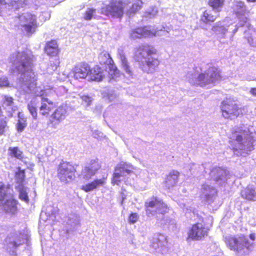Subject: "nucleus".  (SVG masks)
I'll list each match as a JSON object with an SVG mask.
<instances>
[{
    "label": "nucleus",
    "instance_id": "1",
    "mask_svg": "<svg viewBox=\"0 0 256 256\" xmlns=\"http://www.w3.org/2000/svg\"><path fill=\"white\" fill-rule=\"evenodd\" d=\"M14 73L20 74L16 87L25 94L33 92L36 88V79L32 72V58L30 54L25 52H16L10 57Z\"/></svg>",
    "mask_w": 256,
    "mask_h": 256
},
{
    "label": "nucleus",
    "instance_id": "2",
    "mask_svg": "<svg viewBox=\"0 0 256 256\" xmlns=\"http://www.w3.org/2000/svg\"><path fill=\"white\" fill-rule=\"evenodd\" d=\"M254 130L252 126L242 125L234 130V137L236 144L232 146L237 156H246L254 150Z\"/></svg>",
    "mask_w": 256,
    "mask_h": 256
},
{
    "label": "nucleus",
    "instance_id": "3",
    "mask_svg": "<svg viewBox=\"0 0 256 256\" xmlns=\"http://www.w3.org/2000/svg\"><path fill=\"white\" fill-rule=\"evenodd\" d=\"M156 50L152 46L144 44L138 46L134 52V58L138 62L140 68L145 72L152 74L160 64L158 60L153 55Z\"/></svg>",
    "mask_w": 256,
    "mask_h": 256
},
{
    "label": "nucleus",
    "instance_id": "4",
    "mask_svg": "<svg viewBox=\"0 0 256 256\" xmlns=\"http://www.w3.org/2000/svg\"><path fill=\"white\" fill-rule=\"evenodd\" d=\"M220 71L216 67L210 68L206 74L188 73L186 78L189 82L193 85H198L202 87H210L220 79Z\"/></svg>",
    "mask_w": 256,
    "mask_h": 256
},
{
    "label": "nucleus",
    "instance_id": "5",
    "mask_svg": "<svg viewBox=\"0 0 256 256\" xmlns=\"http://www.w3.org/2000/svg\"><path fill=\"white\" fill-rule=\"evenodd\" d=\"M226 242L230 248L240 256L248 255L254 248L253 242H250L248 237L242 234L226 237Z\"/></svg>",
    "mask_w": 256,
    "mask_h": 256
},
{
    "label": "nucleus",
    "instance_id": "6",
    "mask_svg": "<svg viewBox=\"0 0 256 256\" xmlns=\"http://www.w3.org/2000/svg\"><path fill=\"white\" fill-rule=\"evenodd\" d=\"M12 24L26 32L28 36L34 34L38 26L36 16L29 12H24L16 16Z\"/></svg>",
    "mask_w": 256,
    "mask_h": 256
},
{
    "label": "nucleus",
    "instance_id": "7",
    "mask_svg": "<svg viewBox=\"0 0 256 256\" xmlns=\"http://www.w3.org/2000/svg\"><path fill=\"white\" fill-rule=\"evenodd\" d=\"M134 170V166L130 164L121 162L115 168L112 183L118 185L121 182L124 181L126 184H131V179L134 180L136 175Z\"/></svg>",
    "mask_w": 256,
    "mask_h": 256
},
{
    "label": "nucleus",
    "instance_id": "8",
    "mask_svg": "<svg viewBox=\"0 0 256 256\" xmlns=\"http://www.w3.org/2000/svg\"><path fill=\"white\" fill-rule=\"evenodd\" d=\"M146 215L149 216H156L158 219L162 218L168 208L161 199L158 197L152 196L144 203Z\"/></svg>",
    "mask_w": 256,
    "mask_h": 256
},
{
    "label": "nucleus",
    "instance_id": "9",
    "mask_svg": "<svg viewBox=\"0 0 256 256\" xmlns=\"http://www.w3.org/2000/svg\"><path fill=\"white\" fill-rule=\"evenodd\" d=\"M128 3H130L128 0H112L108 4H103L100 13L113 18H121L124 14V9Z\"/></svg>",
    "mask_w": 256,
    "mask_h": 256
},
{
    "label": "nucleus",
    "instance_id": "10",
    "mask_svg": "<svg viewBox=\"0 0 256 256\" xmlns=\"http://www.w3.org/2000/svg\"><path fill=\"white\" fill-rule=\"evenodd\" d=\"M170 28L166 24H162L161 28H156L152 26H146L144 28H138L132 30L130 37L132 38L136 39L142 38H146L156 36L166 35L160 34L159 32L162 31L166 32V33L170 30Z\"/></svg>",
    "mask_w": 256,
    "mask_h": 256
},
{
    "label": "nucleus",
    "instance_id": "11",
    "mask_svg": "<svg viewBox=\"0 0 256 256\" xmlns=\"http://www.w3.org/2000/svg\"><path fill=\"white\" fill-rule=\"evenodd\" d=\"M6 188L3 184L0 183V210L6 213L14 214L18 210L17 202L14 199L6 200Z\"/></svg>",
    "mask_w": 256,
    "mask_h": 256
},
{
    "label": "nucleus",
    "instance_id": "12",
    "mask_svg": "<svg viewBox=\"0 0 256 256\" xmlns=\"http://www.w3.org/2000/svg\"><path fill=\"white\" fill-rule=\"evenodd\" d=\"M222 116L225 118L234 119L242 114V110L239 108L234 101L226 100L222 102L220 106Z\"/></svg>",
    "mask_w": 256,
    "mask_h": 256
},
{
    "label": "nucleus",
    "instance_id": "13",
    "mask_svg": "<svg viewBox=\"0 0 256 256\" xmlns=\"http://www.w3.org/2000/svg\"><path fill=\"white\" fill-rule=\"evenodd\" d=\"M24 235L12 234L6 238L4 248L10 254L14 255L16 254V248L24 244Z\"/></svg>",
    "mask_w": 256,
    "mask_h": 256
},
{
    "label": "nucleus",
    "instance_id": "14",
    "mask_svg": "<svg viewBox=\"0 0 256 256\" xmlns=\"http://www.w3.org/2000/svg\"><path fill=\"white\" fill-rule=\"evenodd\" d=\"M210 175L216 182L222 186L232 176L226 170L220 167L214 168L210 170Z\"/></svg>",
    "mask_w": 256,
    "mask_h": 256
},
{
    "label": "nucleus",
    "instance_id": "15",
    "mask_svg": "<svg viewBox=\"0 0 256 256\" xmlns=\"http://www.w3.org/2000/svg\"><path fill=\"white\" fill-rule=\"evenodd\" d=\"M150 247L157 252L166 253L168 250L167 237L164 234H155L151 241Z\"/></svg>",
    "mask_w": 256,
    "mask_h": 256
},
{
    "label": "nucleus",
    "instance_id": "16",
    "mask_svg": "<svg viewBox=\"0 0 256 256\" xmlns=\"http://www.w3.org/2000/svg\"><path fill=\"white\" fill-rule=\"evenodd\" d=\"M100 165L98 160H92L86 164L82 169L80 176L84 180H88L94 176L100 168Z\"/></svg>",
    "mask_w": 256,
    "mask_h": 256
},
{
    "label": "nucleus",
    "instance_id": "17",
    "mask_svg": "<svg viewBox=\"0 0 256 256\" xmlns=\"http://www.w3.org/2000/svg\"><path fill=\"white\" fill-rule=\"evenodd\" d=\"M90 67L86 63L79 64L74 68L72 72L68 74L67 77H74L76 80L86 78L88 76Z\"/></svg>",
    "mask_w": 256,
    "mask_h": 256
},
{
    "label": "nucleus",
    "instance_id": "18",
    "mask_svg": "<svg viewBox=\"0 0 256 256\" xmlns=\"http://www.w3.org/2000/svg\"><path fill=\"white\" fill-rule=\"evenodd\" d=\"M232 8L240 20V26H243L248 21V18L245 16L246 9L244 2L242 1L234 0L232 3Z\"/></svg>",
    "mask_w": 256,
    "mask_h": 256
},
{
    "label": "nucleus",
    "instance_id": "19",
    "mask_svg": "<svg viewBox=\"0 0 256 256\" xmlns=\"http://www.w3.org/2000/svg\"><path fill=\"white\" fill-rule=\"evenodd\" d=\"M98 58L100 64L105 65V70H110L109 73L110 75H115L116 74L117 68L112 64L113 61L107 52L104 51L100 52Z\"/></svg>",
    "mask_w": 256,
    "mask_h": 256
},
{
    "label": "nucleus",
    "instance_id": "20",
    "mask_svg": "<svg viewBox=\"0 0 256 256\" xmlns=\"http://www.w3.org/2000/svg\"><path fill=\"white\" fill-rule=\"evenodd\" d=\"M232 22H229V18H226L224 20L216 22L212 28L213 31L218 38L221 39L225 38L228 28L232 26Z\"/></svg>",
    "mask_w": 256,
    "mask_h": 256
},
{
    "label": "nucleus",
    "instance_id": "21",
    "mask_svg": "<svg viewBox=\"0 0 256 256\" xmlns=\"http://www.w3.org/2000/svg\"><path fill=\"white\" fill-rule=\"evenodd\" d=\"M208 230L202 224L198 223L192 226L188 232V237L192 240H199L207 236Z\"/></svg>",
    "mask_w": 256,
    "mask_h": 256
},
{
    "label": "nucleus",
    "instance_id": "22",
    "mask_svg": "<svg viewBox=\"0 0 256 256\" xmlns=\"http://www.w3.org/2000/svg\"><path fill=\"white\" fill-rule=\"evenodd\" d=\"M201 193L202 198H204L208 203L210 204L215 198L216 191L213 186L206 182L202 186Z\"/></svg>",
    "mask_w": 256,
    "mask_h": 256
},
{
    "label": "nucleus",
    "instance_id": "23",
    "mask_svg": "<svg viewBox=\"0 0 256 256\" xmlns=\"http://www.w3.org/2000/svg\"><path fill=\"white\" fill-rule=\"evenodd\" d=\"M106 183V179L104 178H102L100 179H96L82 186L81 189L86 192H88L92 191L98 188L104 186Z\"/></svg>",
    "mask_w": 256,
    "mask_h": 256
},
{
    "label": "nucleus",
    "instance_id": "24",
    "mask_svg": "<svg viewBox=\"0 0 256 256\" xmlns=\"http://www.w3.org/2000/svg\"><path fill=\"white\" fill-rule=\"evenodd\" d=\"M2 106L8 111V116H12V112L18 110L16 106L14 104L13 98L7 96H4L3 97Z\"/></svg>",
    "mask_w": 256,
    "mask_h": 256
},
{
    "label": "nucleus",
    "instance_id": "25",
    "mask_svg": "<svg viewBox=\"0 0 256 256\" xmlns=\"http://www.w3.org/2000/svg\"><path fill=\"white\" fill-rule=\"evenodd\" d=\"M118 54L119 58L121 62V64L123 70L129 76H132V72L129 66V64L124 54V50L122 48H120L118 50Z\"/></svg>",
    "mask_w": 256,
    "mask_h": 256
},
{
    "label": "nucleus",
    "instance_id": "26",
    "mask_svg": "<svg viewBox=\"0 0 256 256\" xmlns=\"http://www.w3.org/2000/svg\"><path fill=\"white\" fill-rule=\"evenodd\" d=\"M79 222V218L77 215L72 214L68 216L66 221V226H65V229L66 228V232L69 233L70 232L74 230Z\"/></svg>",
    "mask_w": 256,
    "mask_h": 256
},
{
    "label": "nucleus",
    "instance_id": "27",
    "mask_svg": "<svg viewBox=\"0 0 256 256\" xmlns=\"http://www.w3.org/2000/svg\"><path fill=\"white\" fill-rule=\"evenodd\" d=\"M104 76L100 68L98 66H96L92 70L90 68L88 80L100 82L102 80Z\"/></svg>",
    "mask_w": 256,
    "mask_h": 256
},
{
    "label": "nucleus",
    "instance_id": "28",
    "mask_svg": "<svg viewBox=\"0 0 256 256\" xmlns=\"http://www.w3.org/2000/svg\"><path fill=\"white\" fill-rule=\"evenodd\" d=\"M42 105L40 108V113L42 115L48 114L54 108V104L48 98H41Z\"/></svg>",
    "mask_w": 256,
    "mask_h": 256
},
{
    "label": "nucleus",
    "instance_id": "29",
    "mask_svg": "<svg viewBox=\"0 0 256 256\" xmlns=\"http://www.w3.org/2000/svg\"><path fill=\"white\" fill-rule=\"evenodd\" d=\"M65 181L68 182L74 180L75 178L74 173L76 172V167L70 163L65 162Z\"/></svg>",
    "mask_w": 256,
    "mask_h": 256
},
{
    "label": "nucleus",
    "instance_id": "30",
    "mask_svg": "<svg viewBox=\"0 0 256 256\" xmlns=\"http://www.w3.org/2000/svg\"><path fill=\"white\" fill-rule=\"evenodd\" d=\"M46 53L48 55L54 56L58 54V45L54 40L48 42L44 48Z\"/></svg>",
    "mask_w": 256,
    "mask_h": 256
},
{
    "label": "nucleus",
    "instance_id": "31",
    "mask_svg": "<svg viewBox=\"0 0 256 256\" xmlns=\"http://www.w3.org/2000/svg\"><path fill=\"white\" fill-rule=\"evenodd\" d=\"M242 196L247 200H256V188L252 186H248L246 189L241 192Z\"/></svg>",
    "mask_w": 256,
    "mask_h": 256
},
{
    "label": "nucleus",
    "instance_id": "32",
    "mask_svg": "<svg viewBox=\"0 0 256 256\" xmlns=\"http://www.w3.org/2000/svg\"><path fill=\"white\" fill-rule=\"evenodd\" d=\"M179 172L176 170H172L167 176L166 184V186L170 188L174 186L178 182Z\"/></svg>",
    "mask_w": 256,
    "mask_h": 256
},
{
    "label": "nucleus",
    "instance_id": "33",
    "mask_svg": "<svg viewBox=\"0 0 256 256\" xmlns=\"http://www.w3.org/2000/svg\"><path fill=\"white\" fill-rule=\"evenodd\" d=\"M224 2L225 0H209L208 4L214 11L219 12L223 7Z\"/></svg>",
    "mask_w": 256,
    "mask_h": 256
},
{
    "label": "nucleus",
    "instance_id": "34",
    "mask_svg": "<svg viewBox=\"0 0 256 256\" xmlns=\"http://www.w3.org/2000/svg\"><path fill=\"white\" fill-rule=\"evenodd\" d=\"M64 109L62 106L56 109L52 115V118L58 120H62L64 118Z\"/></svg>",
    "mask_w": 256,
    "mask_h": 256
},
{
    "label": "nucleus",
    "instance_id": "35",
    "mask_svg": "<svg viewBox=\"0 0 256 256\" xmlns=\"http://www.w3.org/2000/svg\"><path fill=\"white\" fill-rule=\"evenodd\" d=\"M18 189L20 198L25 202H28V198L26 192V188L24 187V185H21L20 186H18Z\"/></svg>",
    "mask_w": 256,
    "mask_h": 256
},
{
    "label": "nucleus",
    "instance_id": "36",
    "mask_svg": "<svg viewBox=\"0 0 256 256\" xmlns=\"http://www.w3.org/2000/svg\"><path fill=\"white\" fill-rule=\"evenodd\" d=\"M216 18V16L212 14L210 11L206 10L204 12L201 20L204 22H214Z\"/></svg>",
    "mask_w": 256,
    "mask_h": 256
},
{
    "label": "nucleus",
    "instance_id": "37",
    "mask_svg": "<svg viewBox=\"0 0 256 256\" xmlns=\"http://www.w3.org/2000/svg\"><path fill=\"white\" fill-rule=\"evenodd\" d=\"M18 116L19 120L16 125L17 130L18 132H22L26 126V121L24 118H22V115L20 112H18Z\"/></svg>",
    "mask_w": 256,
    "mask_h": 256
},
{
    "label": "nucleus",
    "instance_id": "38",
    "mask_svg": "<svg viewBox=\"0 0 256 256\" xmlns=\"http://www.w3.org/2000/svg\"><path fill=\"white\" fill-rule=\"evenodd\" d=\"M8 151L12 156L20 160L22 158V152L18 147H10Z\"/></svg>",
    "mask_w": 256,
    "mask_h": 256
},
{
    "label": "nucleus",
    "instance_id": "39",
    "mask_svg": "<svg viewBox=\"0 0 256 256\" xmlns=\"http://www.w3.org/2000/svg\"><path fill=\"white\" fill-rule=\"evenodd\" d=\"M80 96L82 100V104L84 106L88 107L92 104L94 100V98L92 96L85 94H83Z\"/></svg>",
    "mask_w": 256,
    "mask_h": 256
},
{
    "label": "nucleus",
    "instance_id": "40",
    "mask_svg": "<svg viewBox=\"0 0 256 256\" xmlns=\"http://www.w3.org/2000/svg\"><path fill=\"white\" fill-rule=\"evenodd\" d=\"M96 10L94 8H88L84 15V18L86 20H90L92 18H98V16L96 14Z\"/></svg>",
    "mask_w": 256,
    "mask_h": 256
},
{
    "label": "nucleus",
    "instance_id": "41",
    "mask_svg": "<svg viewBox=\"0 0 256 256\" xmlns=\"http://www.w3.org/2000/svg\"><path fill=\"white\" fill-rule=\"evenodd\" d=\"M25 178V174L24 170H20L16 173V182L19 184L18 186L23 185V182Z\"/></svg>",
    "mask_w": 256,
    "mask_h": 256
},
{
    "label": "nucleus",
    "instance_id": "42",
    "mask_svg": "<svg viewBox=\"0 0 256 256\" xmlns=\"http://www.w3.org/2000/svg\"><path fill=\"white\" fill-rule=\"evenodd\" d=\"M143 2L140 0H136L128 10L130 14L134 13L142 8Z\"/></svg>",
    "mask_w": 256,
    "mask_h": 256
},
{
    "label": "nucleus",
    "instance_id": "43",
    "mask_svg": "<svg viewBox=\"0 0 256 256\" xmlns=\"http://www.w3.org/2000/svg\"><path fill=\"white\" fill-rule=\"evenodd\" d=\"M28 108L34 118L36 119L37 117L36 108L34 102H31L28 104Z\"/></svg>",
    "mask_w": 256,
    "mask_h": 256
},
{
    "label": "nucleus",
    "instance_id": "44",
    "mask_svg": "<svg viewBox=\"0 0 256 256\" xmlns=\"http://www.w3.org/2000/svg\"><path fill=\"white\" fill-rule=\"evenodd\" d=\"M134 172L136 174L135 176L138 177L139 178L144 180L146 179V178L148 175V172L146 170H137Z\"/></svg>",
    "mask_w": 256,
    "mask_h": 256
},
{
    "label": "nucleus",
    "instance_id": "45",
    "mask_svg": "<svg viewBox=\"0 0 256 256\" xmlns=\"http://www.w3.org/2000/svg\"><path fill=\"white\" fill-rule=\"evenodd\" d=\"M58 176L62 182L64 180V168L63 167V164L62 162H60L58 166Z\"/></svg>",
    "mask_w": 256,
    "mask_h": 256
},
{
    "label": "nucleus",
    "instance_id": "46",
    "mask_svg": "<svg viewBox=\"0 0 256 256\" xmlns=\"http://www.w3.org/2000/svg\"><path fill=\"white\" fill-rule=\"evenodd\" d=\"M157 8L156 7H152L148 11L146 12V16L149 18H152L154 17L157 14Z\"/></svg>",
    "mask_w": 256,
    "mask_h": 256
},
{
    "label": "nucleus",
    "instance_id": "47",
    "mask_svg": "<svg viewBox=\"0 0 256 256\" xmlns=\"http://www.w3.org/2000/svg\"><path fill=\"white\" fill-rule=\"evenodd\" d=\"M139 218L138 214L137 213H132L129 216V222L131 224L136 223Z\"/></svg>",
    "mask_w": 256,
    "mask_h": 256
},
{
    "label": "nucleus",
    "instance_id": "48",
    "mask_svg": "<svg viewBox=\"0 0 256 256\" xmlns=\"http://www.w3.org/2000/svg\"><path fill=\"white\" fill-rule=\"evenodd\" d=\"M92 136L94 138L101 140L104 136V134L100 131L94 130L92 132Z\"/></svg>",
    "mask_w": 256,
    "mask_h": 256
},
{
    "label": "nucleus",
    "instance_id": "49",
    "mask_svg": "<svg viewBox=\"0 0 256 256\" xmlns=\"http://www.w3.org/2000/svg\"><path fill=\"white\" fill-rule=\"evenodd\" d=\"M9 82L6 78L3 77L0 78V87L8 86Z\"/></svg>",
    "mask_w": 256,
    "mask_h": 256
},
{
    "label": "nucleus",
    "instance_id": "50",
    "mask_svg": "<svg viewBox=\"0 0 256 256\" xmlns=\"http://www.w3.org/2000/svg\"><path fill=\"white\" fill-rule=\"evenodd\" d=\"M6 126V121H0V135L4 133Z\"/></svg>",
    "mask_w": 256,
    "mask_h": 256
},
{
    "label": "nucleus",
    "instance_id": "51",
    "mask_svg": "<svg viewBox=\"0 0 256 256\" xmlns=\"http://www.w3.org/2000/svg\"><path fill=\"white\" fill-rule=\"evenodd\" d=\"M116 94L114 92H110L108 94V98L110 102L113 101L116 98Z\"/></svg>",
    "mask_w": 256,
    "mask_h": 256
},
{
    "label": "nucleus",
    "instance_id": "52",
    "mask_svg": "<svg viewBox=\"0 0 256 256\" xmlns=\"http://www.w3.org/2000/svg\"><path fill=\"white\" fill-rule=\"evenodd\" d=\"M126 192V191L125 190L122 189V192H121V196H122V200L121 202L122 204L124 199L126 198V194H125Z\"/></svg>",
    "mask_w": 256,
    "mask_h": 256
},
{
    "label": "nucleus",
    "instance_id": "53",
    "mask_svg": "<svg viewBox=\"0 0 256 256\" xmlns=\"http://www.w3.org/2000/svg\"><path fill=\"white\" fill-rule=\"evenodd\" d=\"M250 93L252 96H256V88H252L250 90Z\"/></svg>",
    "mask_w": 256,
    "mask_h": 256
},
{
    "label": "nucleus",
    "instance_id": "54",
    "mask_svg": "<svg viewBox=\"0 0 256 256\" xmlns=\"http://www.w3.org/2000/svg\"><path fill=\"white\" fill-rule=\"evenodd\" d=\"M250 238L252 240H255V239H256V234H251L250 235Z\"/></svg>",
    "mask_w": 256,
    "mask_h": 256
},
{
    "label": "nucleus",
    "instance_id": "55",
    "mask_svg": "<svg viewBox=\"0 0 256 256\" xmlns=\"http://www.w3.org/2000/svg\"><path fill=\"white\" fill-rule=\"evenodd\" d=\"M180 206L184 209V210L186 208V210H188V209L187 208H186V204L182 203L180 204Z\"/></svg>",
    "mask_w": 256,
    "mask_h": 256
},
{
    "label": "nucleus",
    "instance_id": "56",
    "mask_svg": "<svg viewBox=\"0 0 256 256\" xmlns=\"http://www.w3.org/2000/svg\"><path fill=\"white\" fill-rule=\"evenodd\" d=\"M238 30V28H236L232 30V32L233 34L236 33Z\"/></svg>",
    "mask_w": 256,
    "mask_h": 256
},
{
    "label": "nucleus",
    "instance_id": "57",
    "mask_svg": "<svg viewBox=\"0 0 256 256\" xmlns=\"http://www.w3.org/2000/svg\"><path fill=\"white\" fill-rule=\"evenodd\" d=\"M249 2H255L256 0H247Z\"/></svg>",
    "mask_w": 256,
    "mask_h": 256
},
{
    "label": "nucleus",
    "instance_id": "58",
    "mask_svg": "<svg viewBox=\"0 0 256 256\" xmlns=\"http://www.w3.org/2000/svg\"><path fill=\"white\" fill-rule=\"evenodd\" d=\"M193 166H196H196H198V165H196V164H193Z\"/></svg>",
    "mask_w": 256,
    "mask_h": 256
},
{
    "label": "nucleus",
    "instance_id": "59",
    "mask_svg": "<svg viewBox=\"0 0 256 256\" xmlns=\"http://www.w3.org/2000/svg\"><path fill=\"white\" fill-rule=\"evenodd\" d=\"M167 223H168V222H164V224H167Z\"/></svg>",
    "mask_w": 256,
    "mask_h": 256
}]
</instances>
